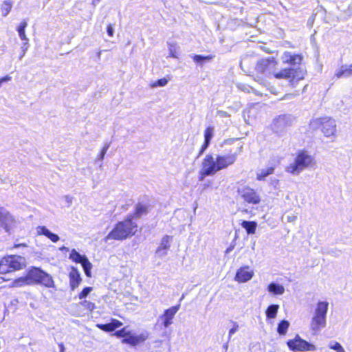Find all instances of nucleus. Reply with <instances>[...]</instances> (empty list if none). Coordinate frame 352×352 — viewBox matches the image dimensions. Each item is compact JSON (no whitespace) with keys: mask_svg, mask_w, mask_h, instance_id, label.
<instances>
[{"mask_svg":"<svg viewBox=\"0 0 352 352\" xmlns=\"http://www.w3.org/2000/svg\"><path fill=\"white\" fill-rule=\"evenodd\" d=\"M281 60L283 63L289 64L291 67L277 72L274 74V77L277 79L288 80L290 85L294 87L296 82L304 78L306 74V71L299 66L302 60V56L285 52L281 56Z\"/></svg>","mask_w":352,"mask_h":352,"instance_id":"1","label":"nucleus"},{"mask_svg":"<svg viewBox=\"0 0 352 352\" xmlns=\"http://www.w3.org/2000/svg\"><path fill=\"white\" fill-rule=\"evenodd\" d=\"M238 154L234 153L226 155H216L215 156L211 154L206 155L202 162L200 180H202L206 176L213 175L218 171L233 164Z\"/></svg>","mask_w":352,"mask_h":352,"instance_id":"2","label":"nucleus"},{"mask_svg":"<svg viewBox=\"0 0 352 352\" xmlns=\"http://www.w3.org/2000/svg\"><path fill=\"white\" fill-rule=\"evenodd\" d=\"M13 285L14 287L41 285L47 288L55 287L52 277L47 272L36 267L30 268L25 276L16 279Z\"/></svg>","mask_w":352,"mask_h":352,"instance_id":"3","label":"nucleus"},{"mask_svg":"<svg viewBox=\"0 0 352 352\" xmlns=\"http://www.w3.org/2000/svg\"><path fill=\"white\" fill-rule=\"evenodd\" d=\"M137 224L129 217L122 221L116 224L113 229L104 238V241L109 240L122 241L134 235L137 231Z\"/></svg>","mask_w":352,"mask_h":352,"instance_id":"4","label":"nucleus"},{"mask_svg":"<svg viewBox=\"0 0 352 352\" xmlns=\"http://www.w3.org/2000/svg\"><path fill=\"white\" fill-rule=\"evenodd\" d=\"M315 164L314 157L307 151H301L298 153L294 162L286 167V171L298 175L306 168H309Z\"/></svg>","mask_w":352,"mask_h":352,"instance_id":"5","label":"nucleus"},{"mask_svg":"<svg viewBox=\"0 0 352 352\" xmlns=\"http://www.w3.org/2000/svg\"><path fill=\"white\" fill-rule=\"evenodd\" d=\"M328 309L329 302L327 301H319L316 304L310 322V327L312 331L317 332L326 327Z\"/></svg>","mask_w":352,"mask_h":352,"instance_id":"6","label":"nucleus"},{"mask_svg":"<svg viewBox=\"0 0 352 352\" xmlns=\"http://www.w3.org/2000/svg\"><path fill=\"white\" fill-rule=\"evenodd\" d=\"M309 127L313 130L321 128L322 132L327 138L336 136V122L331 118L324 117L313 119L309 123Z\"/></svg>","mask_w":352,"mask_h":352,"instance_id":"7","label":"nucleus"},{"mask_svg":"<svg viewBox=\"0 0 352 352\" xmlns=\"http://www.w3.org/2000/svg\"><path fill=\"white\" fill-rule=\"evenodd\" d=\"M276 65V61L273 57L263 58L257 62L255 66V72L257 74H261L264 76H268L271 74H273L274 76L276 73L274 69Z\"/></svg>","mask_w":352,"mask_h":352,"instance_id":"8","label":"nucleus"},{"mask_svg":"<svg viewBox=\"0 0 352 352\" xmlns=\"http://www.w3.org/2000/svg\"><path fill=\"white\" fill-rule=\"evenodd\" d=\"M288 347L293 351H315V345L302 340L298 335H296L292 340L287 342Z\"/></svg>","mask_w":352,"mask_h":352,"instance_id":"9","label":"nucleus"},{"mask_svg":"<svg viewBox=\"0 0 352 352\" xmlns=\"http://www.w3.org/2000/svg\"><path fill=\"white\" fill-rule=\"evenodd\" d=\"M294 118L289 114L280 115L274 119L272 128L276 133H281L292 126Z\"/></svg>","mask_w":352,"mask_h":352,"instance_id":"10","label":"nucleus"},{"mask_svg":"<svg viewBox=\"0 0 352 352\" xmlns=\"http://www.w3.org/2000/svg\"><path fill=\"white\" fill-rule=\"evenodd\" d=\"M238 193L239 196L250 204H258L261 201L259 195L252 188L249 186H243L238 188Z\"/></svg>","mask_w":352,"mask_h":352,"instance_id":"11","label":"nucleus"},{"mask_svg":"<svg viewBox=\"0 0 352 352\" xmlns=\"http://www.w3.org/2000/svg\"><path fill=\"white\" fill-rule=\"evenodd\" d=\"M14 225V219L10 212L3 207H0V226L3 227L6 232Z\"/></svg>","mask_w":352,"mask_h":352,"instance_id":"12","label":"nucleus"},{"mask_svg":"<svg viewBox=\"0 0 352 352\" xmlns=\"http://www.w3.org/2000/svg\"><path fill=\"white\" fill-rule=\"evenodd\" d=\"M173 241V237L169 235H165L161 239L159 247L155 251V254L159 258H162L168 254Z\"/></svg>","mask_w":352,"mask_h":352,"instance_id":"13","label":"nucleus"},{"mask_svg":"<svg viewBox=\"0 0 352 352\" xmlns=\"http://www.w3.org/2000/svg\"><path fill=\"white\" fill-rule=\"evenodd\" d=\"M179 304L171 307L170 308L166 309L164 314L160 316L159 318L162 320V324L165 328L168 327L173 323L172 320L173 319L177 312L179 311Z\"/></svg>","mask_w":352,"mask_h":352,"instance_id":"14","label":"nucleus"},{"mask_svg":"<svg viewBox=\"0 0 352 352\" xmlns=\"http://www.w3.org/2000/svg\"><path fill=\"white\" fill-rule=\"evenodd\" d=\"M8 265L10 267V271L21 270L24 265L25 258L20 256H10L6 257Z\"/></svg>","mask_w":352,"mask_h":352,"instance_id":"15","label":"nucleus"},{"mask_svg":"<svg viewBox=\"0 0 352 352\" xmlns=\"http://www.w3.org/2000/svg\"><path fill=\"white\" fill-rule=\"evenodd\" d=\"M254 275V272L250 270L249 267L239 268L236 274L235 280L239 283H245L250 280Z\"/></svg>","mask_w":352,"mask_h":352,"instance_id":"16","label":"nucleus"},{"mask_svg":"<svg viewBox=\"0 0 352 352\" xmlns=\"http://www.w3.org/2000/svg\"><path fill=\"white\" fill-rule=\"evenodd\" d=\"M148 336L146 334L142 333L138 336L131 335L130 332L125 338L122 341V343L129 344L132 346H135L141 342H144L147 339Z\"/></svg>","mask_w":352,"mask_h":352,"instance_id":"17","label":"nucleus"},{"mask_svg":"<svg viewBox=\"0 0 352 352\" xmlns=\"http://www.w3.org/2000/svg\"><path fill=\"white\" fill-rule=\"evenodd\" d=\"M82 278L76 268L73 267L69 273V285L72 290H74L80 285Z\"/></svg>","mask_w":352,"mask_h":352,"instance_id":"18","label":"nucleus"},{"mask_svg":"<svg viewBox=\"0 0 352 352\" xmlns=\"http://www.w3.org/2000/svg\"><path fill=\"white\" fill-rule=\"evenodd\" d=\"M36 231L38 235H44L54 243L57 242L60 239L56 234L52 233L45 226H38Z\"/></svg>","mask_w":352,"mask_h":352,"instance_id":"19","label":"nucleus"},{"mask_svg":"<svg viewBox=\"0 0 352 352\" xmlns=\"http://www.w3.org/2000/svg\"><path fill=\"white\" fill-rule=\"evenodd\" d=\"M267 291L273 295H282L285 292V288L283 285L272 282L267 286Z\"/></svg>","mask_w":352,"mask_h":352,"instance_id":"20","label":"nucleus"},{"mask_svg":"<svg viewBox=\"0 0 352 352\" xmlns=\"http://www.w3.org/2000/svg\"><path fill=\"white\" fill-rule=\"evenodd\" d=\"M274 171V168L273 166L260 169L256 172V179L258 181L264 180L266 177L273 174Z\"/></svg>","mask_w":352,"mask_h":352,"instance_id":"21","label":"nucleus"},{"mask_svg":"<svg viewBox=\"0 0 352 352\" xmlns=\"http://www.w3.org/2000/svg\"><path fill=\"white\" fill-rule=\"evenodd\" d=\"M13 3H14L13 0H4L3 1L2 4L1 5V7H0V12H1V15L3 17H6V16H8L9 12L11 11Z\"/></svg>","mask_w":352,"mask_h":352,"instance_id":"22","label":"nucleus"},{"mask_svg":"<svg viewBox=\"0 0 352 352\" xmlns=\"http://www.w3.org/2000/svg\"><path fill=\"white\" fill-rule=\"evenodd\" d=\"M336 76L338 78H346L352 76V64L350 65H342L340 69L336 72Z\"/></svg>","mask_w":352,"mask_h":352,"instance_id":"23","label":"nucleus"},{"mask_svg":"<svg viewBox=\"0 0 352 352\" xmlns=\"http://www.w3.org/2000/svg\"><path fill=\"white\" fill-rule=\"evenodd\" d=\"M241 226L246 230L248 234H254L257 227L255 221H243L241 223Z\"/></svg>","mask_w":352,"mask_h":352,"instance_id":"24","label":"nucleus"},{"mask_svg":"<svg viewBox=\"0 0 352 352\" xmlns=\"http://www.w3.org/2000/svg\"><path fill=\"white\" fill-rule=\"evenodd\" d=\"M279 309V305H271L268 306L265 311L266 317L268 319H273L276 317L278 311Z\"/></svg>","mask_w":352,"mask_h":352,"instance_id":"25","label":"nucleus"},{"mask_svg":"<svg viewBox=\"0 0 352 352\" xmlns=\"http://www.w3.org/2000/svg\"><path fill=\"white\" fill-rule=\"evenodd\" d=\"M28 26V22L25 20H23L17 28V31L19 32V37L21 40L25 41V42H28L29 39L27 38L25 30Z\"/></svg>","mask_w":352,"mask_h":352,"instance_id":"26","label":"nucleus"},{"mask_svg":"<svg viewBox=\"0 0 352 352\" xmlns=\"http://www.w3.org/2000/svg\"><path fill=\"white\" fill-rule=\"evenodd\" d=\"M85 257H87L85 255H81L78 253L75 249H73L70 253L69 258H71L73 261L77 263H82L84 261Z\"/></svg>","mask_w":352,"mask_h":352,"instance_id":"27","label":"nucleus"},{"mask_svg":"<svg viewBox=\"0 0 352 352\" xmlns=\"http://www.w3.org/2000/svg\"><path fill=\"white\" fill-rule=\"evenodd\" d=\"M148 212L147 206L142 204H138L135 206V210L134 216L136 218L141 217L143 214H146Z\"/></svg>","mask_w":352,"mask_h":352,"instance_id":"28","label":"nucleus"},{"mask_svg":"<svg viewBox=\"0 0 352 352\" xmlns=\"http://www.w3.org/2000/svg\"><path fill=\"white\" fill-rule=\"evenodd\" d=\"M289 327V322L286 320H283L278 324L277 331L280 335H285Z\"/></svg>","mask_w":352,"mask_h":352,"instance_id":"29","label":"nucleus"},{"mask_svg":"<svg viewBox=\"0 0 352 352\" xmlns=\"http://www.w3.org/2000/svg\"><path fill=\"white\" fill-rule=\"evenodd\" d=\"M81 265L85 271L87 276L91 277V270L92 264L89 262L87 257H85L84 261L82 262Z\"/></svg>","mask_w":352,"mask_h":352,"instance_id":"30","label":"nucleus"},{"mask_svg":"<svg viewBox=\"0 0 352 352\" xmlns=\"http://www.w3.org/2000/svg\"><path fill=\"white\" fill-rule=\"evenodd\" d=\"M328 346L329 349H333L336 352H345L343 346L338 342L334 340L329 342Z\"/></svg>","mask_w":352,"mask_h":352,"instance_id":"31","label":"nucleus"},{"mask_svg":"<svg viewBox=\"0 0 352 352\" xmlns=\"http://www.w3.org/2000/svg\"><path fill=\"white\" fill-rule=\"evenodd\" d=\"M10 267L8 265L6 257L0 260V274H6L10 272Z\"/></svg>","mask_w":352,"mask_h":352,"instance_id":"32","label":"nucleus"},{"mask_svg":"<svg viewBox=\"0 0 352 352\" xmlns=\"http://www.w3.org/2000/svg\"><path fill=\"white\" fill-rule=\"evenodd\" d=\"M214 128L212 126H208L204 132V141L210 142L211 139L213 137Z\"/></svg>","mask_w":352,"mask_h":352,"instance_id":"33","label":"nucleus"},{"mask_svg":"<svg viewBox=\"0 0 352 352\" xmlns=\"http://www.w3.org/2000/svg\"><path fill=\"white\" fill-rule=\"evenodd\" d=\"M212 58V56H201V55H195L193 56V60L195 63H202L204 61L210 60Z\"/></svg>","mask_w":352,"mask_h":352,"instance_id":"34","label":"nucleus"},{"mask_svg":"<svg viewBox=\"0 0 352 352\" xmlns=\"http://www.w3.org/2000/svg\"><path fill=\"white\" fill-rule=\"evenodd\" d=\"M168 83V80L165 78H162L161 79H159L156 80L155 82L151 84V87L153 88L157 87H164Z\"/></svg>","mask_w":352,"mask_h":352,"instance_id":"35","label":"nucleus"},{"mask_svg":"<svg viewBox=\"0 0 352 352\" xmlns=\"http://www.w3.org/2000/svg\"><path fill=\"white\" fill-rule=\"evenodd\" d=\"M96 326L100 329L106 332H112L114 331V329L113 328L110 322L107 324H98Z\"/></svg>","mask_w":352,"mask_h":352,"instance_id":"36","label":"nucleus"},{"mask_svg":"<svg viewBox=\"0 0 352 352\" xmlns=\"http://www.w3.org/2000/svg\"><path fill=\"white\" fill-rule=\"evenodd\" d=\"M80 305L89 311H93L96 306L95 304L92 302L85 300L80 302Z\"/></svg>","mask_w":352,"mask_h":352,"instance_id":"37","label":"nucleus"},{"mask_svg":"<svg viewBox=\"0 0 352 352\" xmlns=\"http://www.w3.org/2000/svg\"><path fill=\"white\" fill-rule=\"evenodd\" d=\"M93 290V287H87L82 289V291L79 294V298L83 299L86 298L90 292Z\"/></svg>","mask_w":352,"mask_h":352,"instance_id":"38","label":"nucleus"},{"mask_svg":"<svg viewBox=\"0 0 352 352\" xmlns=\"http://www.w3.org/2000/svg\"><path fill=\"white\" fill-rule=\"evenodd\" d=\"M129 333V331H127L126 330V328H123L121 330H118V331H116L114 335L118 338H123V339H124L126 337V336H128Z\"/></svg>","mask_w":352,"mask_h":352,"instance_id":"39","label":"nucleus"},{"mask_svg":"<svg viewBox=\"0 0 352 352\" xmlns=\"http://www.w3.org/2000/svg\"><path fill=\"white\" fill-rule=\"evenodd\" d=\"M109 146H110V143L105 144V145L102 148L100 155L98 156V160H102L104 159V155H105L107 150L109 149Z\"/></svg>","mask_w":352,"mask_h":352,"instance_id":"40","label":"nucleus"},{"mask_svg":"<svg viewBox=\"0 0 352 352\" xmlns=\"http://www.w3.org/2000/svg\"><path fill=\"white\" fill-rule=\"evenodd\" d=\"M28 42H25L23 44L22 47H21L22 53L19 57V60H21L23 58V56H25V54L28 49Z\"/></svg>","mask_w":352,"mask_h":352,"instance_id":"41","label":"nucleus"},{"mask_svg":"<svg viewBox=\"0 0 352 352\" xmlns=\"http://www.w3.org/2000/svg\"><path fill=\"white\" fill-rule=\"evenodd\" d=\"M238 329H239L238 324L236 322H234V327L232 329H230L229 331V335H228L229 340H230L232 336L237 331Z\"/></svg>","mask_w":352,"mask_h":352,"instance_id":"42","label":"nucleus"},{"mask_svg":"<svg viewBox=\"0 0 352 352\" xmlns=\"http://www.w3.org/2000/svg\"><path fill=\"white\" fill-rule=\"evenodd\" d=\"M110 323L111 324V326L114 330L122 325V323L116 319H112Z\"/></svg>","mask_w":352,"mask_h":352,"instance_id":"43","label":"nucleus"},{"mask_svg":"<svg viewBox=\"0 0 352 352\" xmlns=\"http://www.w3.org/2000/svg\"><path fill=\"white\" fill-rule=\"evenodd\" d=\"M210 142L204 141V144L201 146V148L199 151L198 157H199L201 155L204 153V152L206 150V148L208 147Z\"/></svg>","mask_w":352,"mask_h":352,"instance_id":"44","label":"nucleus"},{"mask_svg":"<svg viewBox=\"0 0 352 352\" xmlns=\"http://www.w3.org/2000/svg\"><path fill=\"white\" fill-rule=\"evenodd\" d=\"M210 142L204 141V144L201 146V148L199 151L198 157H199L201 155L204 153V152L206 150V148L208 147Z\"/></svg>","mask_w":352,"mask_h":352,"instance_id":"45","label":"nucleus"},{"mask_svg":"<svg viewBox=\"0 0 352 352\" xmlns=\"http://www.w3.org/2000/svg\"><path fill=\"white\" fill-rule=\"evenodd\" d=\"M285 218H286V221L289 223L294 222L297 219V217L294 214L287 215L285 217Z\"/></svg>","mask_w":352,"mask_h":352,"instance_id":"46","label":"nucleus"},{"mask_svg":"<svg viewBox=\"0 0 352 352\" xmlns=\"http://www.w3.org/2000/svg\"><path fill=\"white\" fill-rule=\"evenodd\" d=\"M12 78L10 76H6L1 78H0V87L2 86L3 83L8 82L11 80Z\"/></svg>","mask_w":352,"mask_h":352,"instance_id":"47","label":"nucleus"},{"mask_svg":"<svg viewBox=\"0 0 352 352\" xmlns=\"http://www.w3.org/2000/svg\"><path fill=\"white\" fill-rule=\"evenodd\" d=\"M107 31L109 36L112 37L113 36V28L111 24L108 25Z\"/></svg>","mask_w":352,"mask_h":352,"instance_id":"48","label":"nucleus"},{"mask_svg":"<svg viewBox=\"0 0 352 352\" xmlns=\"http://www.w3.org/2000/svg\"><path fill=\"white\" fill-rule=\"evenodd\" d=\"M217 113L221 118H226L229 116L228 113L226 111L221 110L217 111Z\"/></svg>","mask_w":352,"mask_h":352,"instance_id":"49","label":"nucleus"},{"mask_svg":"<svg viewBox=\"0 0 352 352\" xmlns=\"http://www.w3.org/2000/svg\"><path fill=\"white\" fill-rule=\"evenodd\" d=\"M279 183V180L276 178L271 179L270 184L274 188H276Z\"/></svg>","mask_w":352,"mask_h":352,"instance_id":"50","label":"nucleus"},{"mask_svg":"<svg viewBox=\"0 0 352 352\" xmlns=\"http://www.w3.org/2000/svg\"><path fill=\"white\" fill-rule=\"evenodd\" d=\"M73 198L69 195L65 196V200L68 204V205H71L72 203Z\"/></svg>","mask_w":352,"mask_h":352,"instance_id":"51","label":"nucleus"},{"mask_svg":"<svg viewBox=\"0 0 352 352\" xmlns=\"http://www.w3.org/2000/svg\"><path fill=\"white\" fill-rule=\"evenodd\" d=\"M170 56L173 57V58H177V56H176L175 52H173V50H172L171 47L170 48Z\"/></svg>","mask_w":352,"mask_h":352,"instance_id":"52","label":"nucleus"},{"mask_svg":"<svg viewBox=\"0 0 352 352\" xmlns=\"http://www.w3.org/2000/svg\"><path fill=\"white\" fill-rule=\"evenodd\" d=\"M60 352H65V346L63 343L59 344Z\"/></svg>","mask_w":352,"mask_h":352,"instance_id":"53","label":"nucleus"},{"mask_svg":"<svg viewBox=\"0 0 352 352\" xmlns=\"http://www.w3.org/2000/svg\"><path fill=\"white\" fill-rule=\"evenodd\" d=\"M101 0H93L92 4L94 6H96Z\"/></svg>","mask_w":352,"mask_h":352,"instance_id":"54","label":"nucleus"},{"mask_svg":"<svg viewBox=\"0 0 352 352\" xmlns=\"http://www.w3.org/2000/svg\"><path fill=\"white\" fill-rule=\"evenodd\" d=\"M68 250V248L65 246L60 248V250Z\"/></svg>","mask_w":352,"mask_h":352,"instance_id":"55","label":"nucleus"},{"mask_svg":"<svg viewBox=\"0 0 352 352\" xmlns=\"http://www.w3.org/2000/svg\"><path fill=\"white\" fill-rule=\"evenodd\" d=\"M232 248L231 247H230V248H228V249H227V250H226V252H229L230 251H231V250H232Z\"/></svg>","mask_w":352,"mask_h":352,"instance_id":"56","label":"nucleus"},{"mask_svg":"<svg viewBox=\"0 0 352 352\" xmlns=\"http://www.w3.org/2000/svg\"><path fill=\"white\" fill-rule=\"evenodd\" d=\"M184 298V295L183 294V295L182 296V297H181V298H180V300H180V301H182Z\"/></svg>","mask_w":352,"mask_h":352,"instance_id":"57","label":"nucleus"},{"mask_svg":"<svg viewBox=\"0 0 352 352\" xmlns=\"http://www.w3.org/2000/svg\"><path fill=\"white\" fill-rule=\"evenodd\" d=\"M223 347L225 348V349H226V350H227V349H228V344H225V345L223 346Z\"/></svg>","mask_w":352,"mask_h":352,"instance_id":"58","label":"nucleus"},{"mask_svg":"<svg viewBox=\"0 0 352 352\" xmlns=\"http://www.w3.org/2000/svg\"><path fill=\"white\" fill-rule=\"evenodd\" d=\"M100 52H98V57L100 58Z\"/></svg>","mask_w":352,"mask_h":352,"instance_id":"59","label":"nucleus"}]
</instances>
